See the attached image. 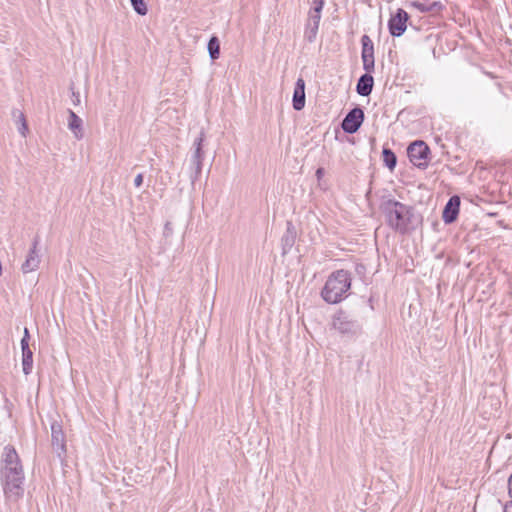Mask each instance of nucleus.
<instances>
[{
	"label": "nucleus",
	"instance_id": "obj_21",
	"mask_svg": "<svg viewBox=\"0 0 512 512\" xmlns=\"http://www.w3.org/2000/svg\"><path fill=\"white\" fill-rule=\"evenodd\" d=\"M12 115L13 117L17 118V123L20 125L18 127V131L19 133L25 137L26 136V133L28 131V126H27V122H26V118H25V115L23 112H21L20 110H13L12 111Z\"/></svg>",
	"mask_w": 512,
	"mask_h": 512
},
{
	"label": "nucleus",
	"instance_id": "obj_19",
	"mask_svg": "<svg viewBox=\"0 0 512 512\" xmlns=\"http://www.w3.org/2000/svg\"><path fill=\"white\" fill-rule=\"evenodd\" d=\"M413 5L421 12H438L443 7L438 1L432 3L414 2Z\"/></svg>",
	"mask_w": 512,
	"mask_h": 512
},
{
	"label": "nucleus",
	"instance_id": "obj_27",
	"mask_svg": "<svg viewBox=\"0 0 512 512\" xmlns=\"http://www.w3.org/2000/svg\"><path fill=\"white\" fill-rule=\"evenodd\" d=\"M21 349L22 352L26 350H31L29 347V340H27L26 338L21 339Z\"/></svg>",
	"mask_w": 512,
	"mask_h": 512
},
{
	"label": "nucleus",
	"instance_id": "obj_20",
	"mask_svg": "<svg viewBox=\"0 0 512 512\" xmlns=\"http://www.w3.org/2000/svg\"><path fill=\"white\" fill-rule=\"evenodd\" d=\"M325 0H314L313 7L309 12V20L320 22L321 12L324 7Z\"/></svg>",
	"mask_w": 512,
	"mask_h": 512
},
{
	"label": "nucleus",
	"instance_id": "obj_29",
	"mask_svg": "<svg viewBox=\"0 0 512 512\" xmlns=\"http://www.w3.org/2000/svg\"><path fill=\"white\" fill-rule=\"evenodd\" d=\"M325 171H324V168L320 167L316 170V177L317 179H321L324 175Z\"/></svg>",
	"mask_w": 512,
	"mask_h": 512
},
{
	"label": "nucleus",
	"instance_id": "obj_5",
	"mask_svg": "<svg viewBox=\"0 0 512 512\" xmlns=\"http://www.w3.org/2000/svg\"><path fill=\"white\" fill-rule=\"evenodd\" d=\"M333 327L341 334L354 336L362 331V326L356 319L347 313L340 311L333 318Z\"/></svg>",
	"mask_w": 512,
	"mask_h": 512
},
{
	"label": "nucleus",
	"instance_id": "obj_24",
	"mask_svg": "<svg viewBox=\"0 0 512 512\" xmlns=\"http://www.w3.org/2000/svg\"><path fill=\"white\" fill-rule=\"evenodd\" d=\"M287 225H288L287 232L282 237V243H283L284 248L285 247H291L293 245L294 239H295L294 234L290 231V228H291L292 224L290 222H288Z\"/></svg>",
	"mask_w": 512,
	"mask_h": 512
},
{
	"label": "nucleus",
	"instance_id": "obj_2",
	"mask_svg": "<svg viewBox=\"0 0 512 512\" xmlns=\"http://www.w3.org/2000/svg\"><path fill=\"white\" fill-rule=\"evenodd\" d=\"M351 273L340 269L334 271L327 279L321 296L327 303L336 304L347 297V292L351 288Z\"/></svg>",
	"mask_w": 512,
	"mask_h": 512
},
{
	"label": "nucleus",
	"instance_id": "obj_3",
	"mask_svg": "<svg viewBox=\"0 0 512 512\" xmlns=\"http://www.w3.org/2000/svg\"><path fill=\"white\" fill-rule=\"evenodd\" d=\"M382 211L385 214L388 225L395 231L405 233L410 224L412 208L393 199L382 203Z\"/></svg>",
	"mask_w": 512,
	"mask_h": 512
},
{
	"label": "nucleus",
	"instance_id": "obj_15",
	"mask_svg": "<svg viewBox=\"0 0 512 512\" xmlns=\"http://www.w3.org/2000/svg\"><path fill=\"white\" fill-rule=\"evenodd\" d=\"M68 128L73 133L74 137L78 140L83 138V121L82 119L72 110H68Z\"/></svg>",
	"mask_w": 512,
	"mask_h": 512
},
{
	"label": "nucleus",
	"instance_id": "obj_14",
	"mask_svg": "<svg viewBox=\"0 0 512 512\" xmlns=\"http://www.w3.org/2000/svg\"><path fill=\"white\" fill-rule=\"evenodd\" d=\"M374 86V78L371 73L361 75L356 85V92L360 96L367 97L371 94Z\"/></svg>",
	"mask_w": 512,
	"mask_h": 512
},
{
	"label": "nucleus",
	"instance_id": "obj_31",
	"mask_svg": "<svg viewBox=\"0 0 512 512\" xmlns=\"http://www.w3.org/2000/svg\"><path fill=\"white\" fill-rule=\"evenodd\" d=\"M504 512H512V507H504Z\"/></svg>",
	"mask_w": 512,
	"mask_h": 512
},
{
	"label": "nucleus",
	"instance_id": "obj_12",
	"mask_svg": "<svg viewBox=\"0 0 512 512\" xmlns=\"http://www.w3.org/2000/svg\"><path fill=\"white\" fill-rule=\"evenodd\" d=\"M460 202V197L454 195L446 203L442 213L443 221L446 224H451L457 219V216L459 214Z\"/></svg>",
	"mask_w": 512,
	"mask_h": 512
},
{
	"label": "nucleus",
	"instance_id": "obj_10",
	"mask_svg": "<svg viewBox=\"0 0 512 512\" xmlns=\"http://www.w3.org/2000/svg\"><path fill=\"white\" fill-rule=\"evenodd\" d=\"M408 19L409 15L405 10L401 8L397 9L396 13L391 16L388 22L390 34L394 37L401 36L407 28Z\"/></svg>",
	"mask_w": 512,
	"mask_h": 512
},
{
	"label": "nucleus",
	"instance_id": "obj_7",
	"mask_svg": "<svg viewBox=\"0 0 512 512\" xmlns=\"http://www.w3.org/2000/svg\"><path fill=\"white\" fill-rule=\"evenodd\" d=\"M39 243L40 239L36 236L32 241V245L28 251L25 261L21 265V271L24 274L36 271L40 266L41 258L38 249Z\"/></svg>",
	"mask_w": 512,
	"mask_h": 512
},
{
	"label": "nucleus",
	"instance_id": "obj_25",
	"mask_svg": "<svg viewBox=\"0 0 512 512\" xmlns=\"http://www.w3.org/2000/svg\"><path fill=\"white\" fill-rule=\"evenodd\" d=\"M508 494L510 497V501L507 502L504 507H512V474L508 479Z\"/></svg>",
	"mask_w": 512,
	"mask_h": 512
},
{
	"label": "nucleus",
	"instance_id": "obj_6",
	"mask_svg": "<svg viewBox=\"0 0 512 512\" xmlns=\"http://www.w3.org/2000/svg\"><path fill=\"white\" fill-rule=\"evenodd\" d=\"M430 153L429 147L421 140L414 141L408 146L407 154L409 160L418 168L424 169L428 166L427 159Z\"/></svg>",
	"mask_w": 512,
	"mask_h": 512
},
{
	"label": "nucleus",
	"instance_id": "obj_1",
	"mask_svg": "<svg viewBox=\"0 0 512 512\" xmlns=\"http://www.w3.org/2000/svg\"><path fill=\"white\" fill-rule=\"evenodd\" d=\"M0 478L6 500L17 502L24 494V471L18 453L11 445L4 447Z\"/></svg>",
	"mask_w": 512,
	"mask_h": 512
},
{
	"label": "nucleus",
	"instance_id": "obj_30",
	"mask_svg": "<svg viewBox=\"0 0 512 512\" xmlns=\"http://www.w3.org/2000/svg\"><path fill=\"white\" fill-rule=\"evenodd\" d=\"M22 338H26L27 340L30 339L29 330L28 328H24V335Z\"/></svg>",
	"mask_w": 512,
	"mask_h": 512
},
{
	"label": "nucleus",
	"instance_id": "obj_4",
	"mask_svg": "<svg viewBox=\"0 0 512 512\" xmlns=\"http://www.w3.org/2000/svg\"><path fill=\"white\" fill-rule=\"evenodd\" d=\"M204 132L201 131L200 135L195 138L192 145V153L190 157V175L189 178L194 184L200 177L202 172V163L204 159L203 151Z\"/></svg>",
	"mask_w": 512,
	"mask_h": 512
},
{
	"label": "nucleus",
	"instance_id": "obj_8",
	"mask_svg": "<svg viewBox=\"0 0 512 512\" xmlns=\"http://www.w3.org/2000/svg\"><path fill=\"white\" fill-rule=\"evenodd\" d=\"M364 120V112L360 107L351 109L342 121L341 127L344 132L353 134L358 131Z\"/></svg>",
	"mask_w": 512,
	"mask_h": 512
},
{
	"label": "nucleus",
	"instance_id": "obj_17",
	"mask_svg": "<svg viewBox=\"0 0 512 512\" xmlns=\"http://www.w3.org/2000/svg\"><path fill=\"white\" fill-rule=\"evenodd\" d=\"M382 157L385 166L392 171L397 164V157L395 153L391 149L384 147L382 150Z\"/></svg>",
	"mask_w": 512,
	"mask_h": 512
},
{
	"label": "nucleus",
	"instance_id": "obj_13",
	"mask_svg": "<svg viewBox=\"0 0 512 512\" xmlns=\"http://www.w3.org/2000/svg\"><path fill=\"white\" fill-rule=\"evenodd\" d=\"M292 103L296 111L302 110L305 106V81L303 78H298L296 81Z\"/></svg>",
	"mask_w": 512,
	"mask_h": 512
},
{
	"label": "nucleus",
	"instance_id": "obj_16",
	"mask_svg": "<svg viewBox=\"0 0 512 512\" xmlns=\"http://www.w3.org/2000/svg\"><path fill=\"white\" fill-rule=\"evenodd\" d=\"M319 23L320 22L308 19L304 32V38L309 43H313L315 41L319 29Z\"/></svg>",
	"mask_w": 512,
	"mask_h": 512
},
{
	"label": "nucleus",
	"instance_id": "obj_22",
	"mask_svg": "<svg viewBox=\"0 0 512 512\" xmlns=\"http://www.w3.org/2000/svg\"><path fill=\"white\" fill-rule=\"evenodd\" d=\"M208 52L212 60H216L220 55V42L216 36H212L208 42Z\"/></svg>",
	"mask_w": 512,
	"mask_h": 512
},
{
	"label": "nucleus",
	"instance_id": "obj_26",
	"mask_svg": "<svg viewBox=\"0 0 512 512\" xmlns=\"http://www.w3.org/2000/svg\"><path fill=\"white\" fill-rule=\"evenodd\" d=\"M143 174L142 173H139L135 179H134V185L135 187L139 188L142 184H143Z\"/></svg>",
	"mask_w": 512,
	"mask_h": 512
},
{
	"label": "nucleus",
	"instance_id": "obj_28",
	"mask_svg": "<svg viewBox=\"0 0 512 512\" xmlns=\"http://www.w3.org/2000/svg\"><path fill=\"white\" fill-rule=\"evenodd\" d=\"M72 101L74 105H78L80 103V94L78 92H72Z\"/></svg>",
	"mask_w": 512,
	"mask_h": 512
},
{
	"label": "nucleus",
	"instance_id": "obj_18",
	"mask_svg": "<svg viewBox=\"0 0 512 512\" xmlns=\"http://www.w3.org/2000/svg\"><path fill=\"white\" fill-rule=\"evenodd\" d=\"M33 368V352L26 350L22 352V369L25 375H29Z\"/></svg>",
	"mask_w": 512,
	"mask_h": 512
},
{
	"label": "nucleus",
	"instance_id": "obj_9",
	"mask_svg": "<svg viewBox=\"0 0 512 512\" xmlns=\"http://www.w3.org/2000/svg\"><path fill=\"white\" fill-rule=\"evenodd\" d=\"M361 45V58L363 62V69L368 73H372L375 68L373 41L368 35L365 34L361 37Z\"/></svg>",
	"mask_w": 512,
	"mask_h": 512
},
{
	"label": "nucleus",
	"instance_id": "obj_11",
	"mask_svg": "<svg viewBox=\"0 0 512 512\" xmlns=\"http://www.w3.org/2000/svg\"><path fill=\"white\" fill-rule=\"evenodd\" d=\"M51 445L58 457L62 458L66 453V440L62 426L58 422L51 425Z\"/></svg>",
	"mask_w": 512,
	"mask_h": 512
},
{
	"label": "nucleus",
	"instance_id": "obj_23",
	"mask_svg": "<svg viewBox=\"0 0 512 512\" xmlns=\"http://www.w3.org/2000/svg\"><path fill=\"white\" fill-rule=\"evenodd\" d=\"M131 5L135 12L141 16H144L147 14V5L144 0H130Z\"/></svg>",
	"mask_w": 512,
	"mask_h": 512
}]
</instances>
